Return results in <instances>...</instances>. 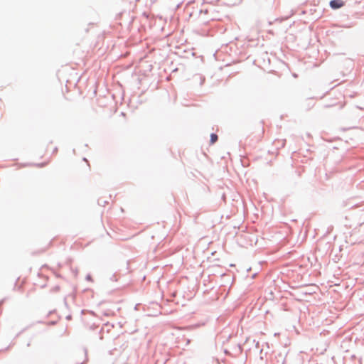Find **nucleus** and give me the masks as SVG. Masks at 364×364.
I'll return each mask as SVG.
<instances>
[{"label":"nucleus","instance_id":"obj_2","mask_svg":"<svg viewBox=\"0 0 364 364\" xmlns=\"http://www.w3.org/2000/svg\"><path fill=\"white\" fill-rule=\"evenodd\" d=\"M218 140V135L215 134H211L210 135V144H214Z\"/></svg>","mask_w":364,"mask_h":364},{"label":"nucleus","instance_id":"obj_3","mask_svg":"<svg viewBox=\"0 0 364 364\" xmlns=\"http://www.w3.org/2000/svg\"><path fill=\"white\" fill-rule=\"evenodd\" d=\"M48 164V162L44 163V164H43V166H46V165H47Z\"/></svg>","mask_w":364,"mask_h":364},{"label":"nucleus","instance_id":"obj_1","mask_svg":"<svg viewBox=\"0 0 364 364\" xmlns=\"http://www.w3.org/2000/svg\"><path fill=\"white\" fill-rule=\"evenodd\" d=\"M330 6L333 9H337L344 6V2L342 0H332L330 1Z\"/></svg>","mask_w":364,"mask_h":364}]
</instances>
